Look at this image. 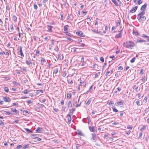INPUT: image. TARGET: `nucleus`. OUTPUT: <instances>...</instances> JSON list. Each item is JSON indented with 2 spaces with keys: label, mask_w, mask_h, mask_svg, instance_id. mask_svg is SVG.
Listing matches in <instances>:
<instances>
[{
  "label": "nucleus",
  "mask_w": 149,
  "mask_h": 149,
  "mask_svg": "<svg viewBox=\"0 0 149 149\" xmlns=\"http://www.w3.org/2000/svg\"><path fill=\"white\" fill-rule=\"evenodd\" d=\"M137 6H136L134 7L132 9L130 10V13H134L137 10Z\"/></svg>",
  "instance_id": "nucleus-8"
},
{
  "label": "nucleus",
  "mask_w": 149,
  "mask_h": 149,
  "mask_svg": "<svg viewBox=\"0 0 149 149\" xmlns=\"http://www.w3.org/2000/svg\"><path fill=\"white\" fill-rule=\"evenodd\" d=\"M98 65L97 64H95L93 65V68L94 70L98 71L99 69L98 68Z\"/></svg>",
  "instance_id": "nucleus-9"
},
{
  "label": "nucleus",
  "mask_w": 149,
  "mask_h": 149,
  "mask_svg": "<svg viewBox=\"0 0 149 149\" xmlns=\"http://www.w3.org/2000/svg\"><path fill=\"white\" fill-rule=\"evenodd\" d=\"M22 147V145H19L17 147V149H20Z\"/></svg>",
  "instance_id": "nucleus-47"
},
{
  "label": "nucleus",
  "mask_w": 149,
  "mask_h": 149,
  "mask_svg": "<svg viewBox=\"0 0 149 149\" xmlns=\"http://www.w3.org/2000/svg\"><path fill=\"white\" fill-rule=\"evenodd\" d=\"M132 127H131V126L129 125L128 126H127V128L128 129H130V130H132Z\"/></svg>",
  "instance_id": "nucleus-59"
},
{
  "label": "nucleus",
  "mask_w": 149,
  "mask_h": 149,
  "mask_svg": "<svg viewBox=\"0 0 149 149\" xmlns=\"http://www.w3.org/2000/svg\"><path fill=\"white\" fill-rule=\"evenodd\" d=\"M147 6V4H145L144 5L142 6L141 8V10H145V9H146Z\"/></svg>",
  "instance_id": "nucleus-15"
},
{
  "label": "nucleus",
  "mask_w": 149,
  "mask_h": 149,
  "mask_svg": "<svg viewBox=\"0 0 149 149\" xmlns=\"http://www.w3.org/2000/svg\"><path fill=\"white\" fill-rule=\"evenodd\" d=\"M29 91L27 90V89H25L24 90V94H27L29 92Z\"/></svg>",
  "instance_id": "nucleus-40"
},
{
  "label": "nucleus",
  "mask_w": 149,
  "mask_h": 149,
  "mask_svg": "<svg viewBox=\"0 0 149 149\" xmlns=\"http://www.w3.org/2000/svg\"><path fill=\"white\" fill-rule=\"evenodd\" d=\"M123 45L126 48L132 49L135 46V44L133 42L129 41L124 42Z\"/></svg>",
  "instance_id": "nucleus-1"
},
{
  "label": "nucleus",
  "mask_w": 149,
  "mask_h": 149,
  "mask_svg": "<svg viewBox=\"0 0 149 149\" xmlns=\"http://www.w3.org/2000/svg\"><path fill=\"white\" fill-rule=\"evenodd\" d=\"M58 71V69L57 68L54 69L53 70V73L56 74Z\"/></svg>",
  "instance_id": "nucleus-22"
},
{
  "label": "nucleus",
  "mask_w": 149,
  "mask_h": 149,
  "mask_svg": "<svg viewBox=\"0 0 149 149\" xmlns=\"http://www.w3.org/2000/svg\"><path fill=\"white\" fill-rule=\"evenodd\" d=\"M71 97V93H68L67 94V97L68 99H70Z\"/></svg>",
  "instance_id": "nucleus-29"
},
{
  "label": "nucleus",
  "mask_w": 149,
  "mask_h": 149,
  "mask_svg": "<svg viewBox=\"0 0 149 149\" xmlns=\"http://www.w3.org/2000/svg\"><path fill=\"white\" fill-rule=\"evenodd\" d=\"M136 104H137V105L138 106H140V102H139V100H138V101H136Z\"/></svg>",
  "instance_id": "nucleus-55"
},
{
  "label": "nucleus",
  "mask_w": 149,
  "mask_h": 149,
  "mask_svg": "<svg viewBox=\"0 0 149 149\" xmlns=\"http://www.w3.org/2000/svg\"><path fill=\"white\" fill-rule=\"evenodd\" d=\"M114 104V102L113 101H111L109 103V105H113Z\"/></svg>",
  "instance_id": "nucleus-49"
},
{
  "label": "nucleus",
  "mask_w": 149,
  "mask_h": 149,
  "mask_svg": "<svg viewBox=\"0 0 149 149\" xmlns=\"http://www.w3.org/2000/svg\"><path fill=\"white\" fill-rule=\"evenodd\" d=\"M52 27L51 26H49L48 28V31L49 32H51L52 31Z\"/></svg>",
  "instance_id": "nucleus-34"
},
{
  "label": "nucleus",
  "mask_w": 149,
  "mask_h": 149,
  "mask_svg": "<svg viewBox=\"0 0 149 149\" xmlns=\"http://www.w3.org/2000/svg\"><path fill=\"white\" fill-rule=\"evenodd\" d=\"M100 60L102 62H103L104 61V58L102 57H100Z\"/></svg>",
  "instance_id": "nucleus-51"
},
{
  "label": "nucleus",
  "mask_w": 149,
  "mask_h": 149,
  "mask_svg": "<svg viewBox=\"0 0 149 149\" xmlns=\"http://www.w3.org/2000/svg\"><path fill=\"white\" fill-rule=\"evenodd\" d=\"M133 33L134 35L137 36L138 34V33L137 31H133Z\"/></svg>",
  "instance_id": "nucleus-41"
},
{
  "label": "nucleus",
  "mask_w": 149,
  "mask_h": 149,
  "mask_svg": "<svg viewBox=\"0 0 149 149\" xmlns=\"http://www.w3.org/2000/svg\"><path fill=\"white\" fill-rule=\"evenodd\" d=\"M33 6L35 10H37L38 8L37 6L34 3L33 4Z\"/></svg>",
  "instance_id": "nucleus-39"
},
{
  "label": "nucleus",
  "mask_w": 149,
  "mask_h": 149,
  "mask_svg": "<svg viewBox=\"0 0 149 149\" xmlns=\"http://www.w3.org/2000/svg\"><path fill=\"white\" fill-rule=\"evenodd\" d=\"M11 109L12 111L13 112H15V113L17 114L18 113V112L17 110L15 109V108H11Z\"/></svg>",
  "instance_id": "nucleus-16"
},
{
  "label": "nucleus",
  "mask_w": 149,
  "mask_h": 149,
  "mask_svg": "<svg viewBox=\"0 0 149 149\" xmlns=\"http://www.w3.org/2000/svg\"><path fill=\"white\" fill-rule=\"evenodd\" d=\"M39 107L41 108H43V107H45V106L43 104H40Z\"/></svg>",
  "instance_id": "nucleus-62"
},
{
  "label": "nucleus",
  "mask_w": 149,
  "mask_h": 149,
  "mask_svg": "<svg viewBox=\"0 0 149 149\" xmlns=\"http://www.w3.org/2000/svg\"><path fill=\"white\" fill-rule=\"evenodd\" d=\"M146 129V126L144 125L142 127H141L140 129V130L141 131H142Z\"/></svg>",
  "instance_id": "nucleus-33"
},
{
  "label": "nucleus",
  "mask_w": 149,
  "mask_h": 149,
  "mask_svg": "<svg viewBox=\"0 0 149 149\" xmlns=\"http://www.w3.org/2000/svg\"><path fill=\"white\" fill-rule=\"evenodd\" d=\"M81 86V85L80 84L78 86L77 88V90L78 91H79L80 89V86Z\"/></svg>",
  "instance_id": "nucleus-63"
},
{
  "label": "nucleus",
  "mask_w": 149,
  "mask_h": 149,
  "mask_svg": "<svg viewBox=\"0 0 149 149\" xmlns=\"http://www.w3.org/2000/svg\"><path fill=\"white\" fill-rule=\"evenodd\" d=\"M143 73V70L142 69H141L140 72L139 74H142Z\"/></svg>",
  "instance_id": "nucleus-48"
},
{
  "label": "nucleus",
  "mask_w": 149,
  "mask_h": 149,
  "mask_svg": "<svg viewBox=\"0 0 149 149\" xmlns=\"http://www.w3.org/2000/svg\"><path fill=\"white\" fill-rule=\"evenodd\" d=\"M147 98L146 97H145L143 100V102L146 103L147 101Z\"/></svg>",
  "instance_id": "nucleus-45"
},
{
  "label": "nucleus",
  "mask_w": 149,
  "mask_h": 149,
  "mask_svg": "<svg viewBox=\"0 0 149 149\" xmlns=\"http://www.w3.org/2000/svg\"><path fill=\"white\" fill-rule=\"evenodd\" d=\"M142 11L140 12L138 14V15H141V16L143 15L145 13V10H142Z\"/></svg>",
  "instance_id": "nucleus-10"
},
{
  "label": "nucleus",
  "mask_w": 149,
  "mask_h": 149,
  "mask_svg": "<svg viewBox=\"0 0 149 149\" xmlns=\"http://www.w3.org/2000/svg\"><path fill=\"white\" fill-rule=\"evenodd\" d=\"M36 131L38 133H42L43 132V130L42 128L38 127L37 128Z\"/></svg>",
  "instance_id": "nucleus-4"
},
{
  "label": "nucleus",
  "mask_w": 149,
  "mask_h": 149,
  "mask_svg": "<svg viewBox=\"0 0 149 149\" xmlns=\"http://www.w3.org/2000/svg\"><path fill=\"white\" fill-rule=\"evenodd\" d=\"M142 2V1H141V0H138V3L139 5H140L141 4Z\"/></svg>",
  "instance_id": "nucleus-50"
},
{
  "label": "nucleus",
  "mask_w": 149,
  "mask_h": 149,
  "mask_svg": "<svg viewBox=\"0 0 149 149\" xmlns=\"http://www.w3.org/2000/svg\"><path fill=\"white\" fill-rule=\"evenodd\" d=\"M141 80L143 82V83L145 82V79L144 77H143L141 79ZM143 84V83H142Z\"/></svg>",
  "instance_id": "nucleus-54"
},
{
  "label": "nucleus",
  "mask_w": 149,
  "mask_h": 149,
  "mask_svg": "<svg viewBox=\"0 0 149 149\" xmlns=\"http://www.w3.org/2000/svg\"><path fill=\"white\" fill-rule=\"evenodd\" d=\"M137 42H146V41L142 40H138Z\"/></svg>",
  "instance_id": "nucleus-35"
},
{
  "label": "nucleus",
  "mask_w": 149,
  "mask_h": 149,
  "mask_svg": "<svg viewBox=\"0 0 149 149\" xmlns=\"http://www.w3.org/2000/svg\"><path fill=\"white\" fill-rule=\"evenodd\" d=\"M123 69V68L122 66H120L118 67V70H121Z\"/></svg>",
  "instance_id": "nucleus-56"
},
{
  "label": "nucleus",
  "mask_w": 149,
  "mask_h": 149,
  "mask_svg": "<svg viewBox=\"0 0 149 149\" xmlns=\"http://www.w3.org/2000/svg\"><path fill=\"white\" fill-rule=\"evenodd\" d=\"M29 147V144H26L22 148L23 149H25L28 148Z\"/></svg>",
  "instance_id": "nucleus-27"
},
{
  "label": "nucleus",
  "mask_w": 149,
  "mask_h": 149,
  "mask_svg": "<svg viewBox=\"0 0 149 149\" xmlns=\"http://www.w3.org/2000/svg\"><path fill=\"white\" fill-rule=\"evenodd\" d=\"M5 114L7 115H10L11 113L9 111H5Z\"/></svg>",
  "instance_id": "nucleus-43"
},
{
  "label": "nucleus",
  "mask_w": 149,
  "mask_h": 149,
  "mask_svg": "<svg viewBox=\"0 0 149 149\" xmlns=\"http://www.w3.org/2000/svg\"><path fill=\"white\" fill-rule=\"evenodd\" d=\"M0 125H4V123L1 120H0Z\"/></svg>",
  "instance_id": "nucleus-53"
},
{
  "label": "nucleus",
  "mask_w": 149,
  "mask_h": 149,
  "mask_svg": "<svg viewBox=\"0 0 149 149\" xmlns=\"http://www.w3.org/2000/svg\"><path fill=\"white\" fill-rule=\"evenodd\" d=\"M89 129L90 131L91 132H94L95 131V129L94 127H89Z\"/></svg>",
  "instance_id": "nucleus-14"
},
{
  "label": "nucleus",
  "mask_w": 149,
  "mask_h": 149,
  "mask_svg": "<svg viewBox=\"0 0 149 149\" xmlns=\"http://www.w3.org/2000/svg\"><path fill=\"white\" fill-rule=\"evenodd\" d=\"M121 31H120V32L116 35L115 38H120L122 36V34L121 32H120Z\"/></svg>",
  "instance_id": "nucleus-11"
},
{
  "label": "nucleus",
  "mask_w": 149,
  "mask_h": 149,
  "mask_svg": "<svg viewBox=\"0 0 149 149\" xmlns=\"http://www.w3.org/2000/svg\"><path fill=\"white\" fill-rule=\"evenodd\" d=\"M142 37L143 38H148L149 37V36H147L146 35H145L144 34H143L142 35Z\"/></svg>",
  "instance_id": "nucleus-52"
},
{
  "label": "nucleus",
  "mask_w": 149,
  "mask_h": 149,
  "mask_svg": "<svg viewBox=\"0 0 149 149\" xmlns=\"http://www.w3.org/2000/svg\"><path fill=\"white\" fill-rule=\"evenodd\" d=\"M76 34L79 36L84 37V35H83V33L81 31H79L76 33Z\"/></svg>",
  "instance_id": "nucleus-6"
},
{
  "label": "nucleus",
  "mask_w": 149,
  "mask_h": 149,
  "mask_svg": "<svg viewBox=\"0 0 149 149\" xmlns=\"http://www.w3.org/2000/svg\"><path fill=\"white\" fill-rule=\"evenodd\" d=\"M28 133H32L33 132L31 130H30L28 128H25L24 129Z\"/></svg>",
  "instance_id": "nucleus-24"
},
{
  "label": "nucleus",
  "mask_w": 149,
  "mask_h": 149,
  "mask_svg": "<svg viewBox=\"0 0 149 149\" xmlns=\"http://www.w3.org/2000/svg\"><path fill=\"white\" fill-rule=\"evenodd\" d=\"M20 52V54L21 56H24V55L22 52V47H20V51H19Z\"/></svg>",
  "instance_id": "nucleus-18"
},
{
  "label": "nucleus",
  "mask_w": 149,
  "mask_h": 149,
  "mask_svg": "<svg viewBox=\"0 0 149 149\" xmlns=\"http://www.w3.org/2000/svg\"><path fill=\"white\" fill-rule=\"evenodd\" d=\"M77 132L78 133H77V134L78 135L82 136H84V134L81 132V131L78 130H77Z\"/></svg>",
  "instance_id": "nucleus-12"
},
{
  "label": "nucleus",
  "mask_w": 149,
  "mask_h": 149,
  "mask_svg": "<svg viewBox=\"0 0 149 149\" xmlns=\"http://www.w3.org/2000/svg\"><path fill=\"white\" fill-rule=\"evenodd\" d=\"M136 59V58H135L134 57V58H133L132 59L131 61H130V62L131 63H133L134 62V61H135Z\"/></svg>",
  "instance_id": "nucleus-37"
},
{
  "label": "nucleus",
  "mask_w": 149,
  "mask_h": 149,
  "mask_svg": "<svg viewBox=\"0 0 149 149\" xmlns=\"http://www.w3.org/2000/svg\"><path fill=\"white\" fill-rule=\"evenodd\" d=\"M13 83L14 84L16 85L17 86H19L20 85V84L17 82L16 81H14L13 82Z\"/></svg>",
  "instance_id": "nucleus-25"
},
{
  "label": "nucleus",
  "mask_w": 149,
  "mask_h": 149,
  "mask_svg": "<svg viewBox=\"0 0 149 149\" xmlns=\"http://www.w3.org/2000/svg\"><path fill=\"white\" fill-rule=\"evenodd\" d=\"M123 105V102L121 101L118 102H117V105Z\"/></svg>",
  "instance_id": "nucleus-32"
},
{
  "label": "nucleus",
  "mask_w": 149,
  "mask_h": 149,
  "mask_svg": "<svg viewBox=\"0 0 149 149\" xmlns=\"http://www.w3.org/2000/svg\"><path fill=\"white\" fill-rule=\"evenodd\" d=\"M17 17L13 15V20L15 22L17 21Z\"/></svg>",
  "instance_id": "nucleus-31"
},
{
  "label": "nucleus",
  "mask_w": 149,
  "mask_h": 149,
  "mask_svg": "<svg viewBox=\"0 0 149 149\" xmlns=\"http://www.w3.org/2000/svg\"><path fill=\"white\" fill-rule=\"evenodd\" d=\"M3 100L5 102H10L11 100V99H10L8 97H3Z\"/></svg>",
  "instance_id": "nucleus-5"
},
{
  "label": "nucleus",
  "mask_w": 149,
  "mask_h": 149,
  "mask_svg": "<svg viewBox=\"0 0 149 149\" xmlns=\"http://www.w3.org/2000/svg\"><path fill=\"white\" fill-rule=\"evenodd\" d=\"M45 59L43 58L41 59V62L42 64H43L45 62Z\"/></svg>",
  "instance_id": "nucleus-42"
},
{
  "label": "nucleus",
  "mask_w": 149,
  "mask_h": 149,
  "mask_svg": "<svg viewBox=\"0 0 149 149\" xmlns=\"http://www.w3.org/2000/svg\"><path fill=\"white\" fill-rule=\"evenodd\" d=\"M75 108H73L72 110H70V113H71L72 115L74 111H75Z\"/></svg>",
  "instance_id": "nucleus-30"
},
{
  "label": "nucleus",
  "mask_w": 149,
  "mask_h": 149,
  "mask_svg": "<svg viewBox=\"0 0 149 149\" xmlns=\"http://www.w3.org/2000/svg\"><path fill=\"white\" fill-rule=\"evenodd\" d=\"M58 56L59 60H61L62 59L63 57L62 56V55L61 54H58Z\"/></svg>",
  "instance_id": "nucleus-17"
},
{
  "label": "nucleus",
  "mask_w": 149,
  "mask_h": 149,
  "mask_svg": "<svg viewBox=\"0 0 149 149\" xmlns=\"http://www.w3.org/2000/svg\"><path fill=\"white\" fill-rule=\"evenodd\" d=\"M27 103H28V104H29L31 103H32V102L31 100H29L27 102Z\"/></svg>",
  "instance_id": "nucleus-57"
},
{
  "label": "nucleus",
  "mask_w": 149,
  "mask_h": 149,
  "mask_svg": "<svg viewBox=\"0 0 149 149\" xmlns=\"http://www.w3.org/2000/svg\"><path fill=\"white\" fill-rule=\"evenodd\" d=\"M67 41H71V40L73 41V40H72V39H71V38H68V37L67 38Z\"/></svg>",
  "instance_id": "nucleus-61"
},
{
  "label": "nucleus",
  "mask_w": 149,
  "mask_h": 149,
  "mask_svg": "<svg viewBox=\"0 0 149 149\" xmlns=\"http://www.w3.org/2000/svg\"><path fill=\"white\" fill-rule=\"evenodd\" d=\"M68 105L69 107H72V104L71 102V101H69L68 102Z\"/></svg>",
  "instance_id": "nucleus-21"
},
{
  "label": "nucleus",
  "mask_w": 149,
  "mask_h": 149,
  "mask_svg": "<svg viewBox=\"0 0 149 149\" xmlns=\"http://www.w3.org/2000/svg\"><path fill=\"white\" fill-rule=\"evenodd\" d=\"M66 73L65 72H64L62 74V76L63 77H65L66 75Z\"/></svg>",
  "instance_id": "nucleus-58"
},
{
  "label": "nucleus",
  "mask_w": 149,
  "mask_h": 149,
  "mask_svg": "<svg viewBox=\"0 0 149 149\" xmlns=\"http://www.w3.org/2000/svg\"><path fill=\"white\" fill-rule=\"evenodd\" d=\"M91 31L95 33H100V32H98V31L97 30H96L95 29H92V30H91Z\"/></svg>",
  "instance_id": "nucleus-28"
},
{
  "label": "nucleus",
  "mask_w": 149,
  "mask_h": 149,
  "mask_svg": "<svg viewBox=\"0 0 149 149\" xmlns=\"http://www.w3.org/2000/svg\"><path fill=\"white\" fill-rule=\"evenodd\" d=\"M92 137V140L93 141L95 142L96 141V134L95 133H92L91 134Z\"/></svg>",
  "instance_id": "nucleus-7"
},
{
  "label": "nucleus",
  "mask_w": 149,
  "mask_h": 149,
  "mask_svg": "<svg viewBox=\"0 0 149 149\" xmlns=\"http://www.w3.org/2000/svg\"><path fill=\"white\" fill-rule=\"evenodd\" d=\"M68 28L66 27V26H64L63 27V30L64 31H68Z\"/></svg>",
  "instance_id": "nucleus-44"
},
{
  "label": "nucleus",
  "mask_w": 149,
  "mask_h": 149,
  "mask_svg": "<svg viewBox=\"0 0 149 149\" xmlns=\"http://www.w3.org/2000/svg\"><path fill=\"white\" fill-rule=\"evenodd\" d=\"M137 19L139 22L141 21H145L146 20V17L145 16H141V15L137 16Z\"/></svg>",
  "instance_id": "nucleus-2"
},
{
  "label": "nucleus",
  "mask_w": 149,
  "mask_h": 149,
  "mask_svg": "<svg viewBox=\"0 0 149 149\" xmlns=\"http://www.w3.org/2000/svg\"><path fill=\"white\" fill-rule=\"evenodd\" d=\"M112 2L116 6H118V3H117L116 0H111Z\"/></svg>",
  "instance_id": "nucleus-20"
},
{
  "label": "nucleus",
  "mask_w": 149,
  "mask_h": 149,
  "mask_svg": "<svg viewBox=\"0 0 149 149\" xmlns=\"http://www.w3.org/2000/svg\"><path fill=\"white\" fill-rule=\"evenodd\" d=\"M80 83L81 84V85L83 86L84 87L86 86V81H84L82 83H81V81H80Z\"/></svg>",
  "instance_id": "nucleus-13"
},
{
  "label": "nucleus",
  "mask_w": 149,
  "mask_h": 149,
  "mask_svg": "<svg viewBox=\"0 0 149 149\" xmlns=\"http://www.w3.org/2000/svg\"><path fill=\"white\" fill-rule=\"evenodd\" d=\"M117 91H116V93L117 91H120L121 90V89L120 88L118 87L117 88Z\"/></svg>",
  "instance_id": "nucleus-60"
},
{
  "label": "nucleus",
  "mask_w": 149,
  "mask_h": 149,
  "mask_svg": "<svg viewBox=\"0 0 149 149\" xmlns=\"http://www.w3.org/2000/svg\"><path fill=\"white\" fill-rule=\"evenodd\" d=\"M91 101V98H90L88 100L87 102L86 103V104L87 105H89V104H90Z\"/></svg>",
  "instance_id": "nucleus-26"
},
{
  "label": "nucleus",
  "mask_w": 149,
  "mask_h": 149,
  "mask_svg": "<svg viewBox=\"0 0 149 149\" xmlns=\"http://www.w3.org/2000/svg\"><path fill=\"white\" fill-rule=\"evenodd\" d=\"M4 90L6 92H8V91L9 89L8 87H5L4 88Z\"/></svg>",
  "instance_id": "nucleus-36"
},
{
  "label": "nucleus",
  "mask_w": 149,
  "mask_h": 149,
  "mask_svg": "<svg viewBox=\"0 0 149 149\" xmlns=\"http://www.w3.org/2000/svg\"><path fill=\"white\" fill-rule=\"evenodd\" d=\"M113 73V70H111L110 71H108L106 72L105 75L107 76L109 74H112Z\"/></svg>",
  "instance_id": "nucleus-19"
},
{
  "label": "nucleus",
  "mask_w": 149,
  "mask_h": 149,
  "mask_svg": "<svg viewBox=\"0 0 149 149\" xmlns=\"http://www.w3.org/2000/svg\"><path fill=\"white\" fill-rule=\"evenodd\" d=\"M26 63L28 65L32 63L30 57H28L27 58H26Z\"/></svg>",
  "instance_id": "nucleus-3"
},
{
  "label": "nucleus",
  "mask_w": 149,
  "mask_h": 149,
  "mask_svg": "<svg viewBox=\"0 0 149 149\" xmlns=\"http://www.w3.org/2000/svg\"><path fill=\"white\" fill-rule=\"evenodd\" d=\"M93 88V85L91 86V87H90L88 91L87 92V93L89 92H91L92 91Z\"/></svg>",
  "instance_id": "nucleus-23"
},
{
  "label": "nucleus",
  "mask_w": 149,
  "mask_h": 149,
  "mask_svg": "<svg viewBox=\"0 0 149 149\" xmlns=\"http://www.w3.org/2000/svg\"><path fill=\"white\" fill-rule=\"evenodd\" d=\"M10 30H11L13 31L14 29L13 28V24H11L10 25Z\"/></svg>",
  "instance_id": "nucleus-46"
},
{
  "label": "nucleus",
  "mask_w": 149,
  "mask_h": 149,
  "mask_svg": "<svg viewBox=\"0 0 149 149\" xmlns=\"http://www.w3.org/2000/svg\"><path fill=\"white\" fill-rule=\"evenodd\" d=\"M36 139H37V140L38 141H40L41 140V139L40 138H39L38 137H37V138H36Z\"/></svg>",
  "instance_id": "nucleus-64"
},
{
  "label": "nucleus",
  "mask_w": 149,
  "mask_h": 149,
  "mask_svg": "<svg viewBox=\"0 0 149 149\" xmlns=\"http://www.w3.org/2000/svg\"><path fill=\"white\" fill-rule=\"evenodd\" d=\"M112 109L113 111L114 112H117L118 111V110H117L115 107H113Z\"/></svg>",
  "instance_id": "nucleus-38"
}]
</instances>
